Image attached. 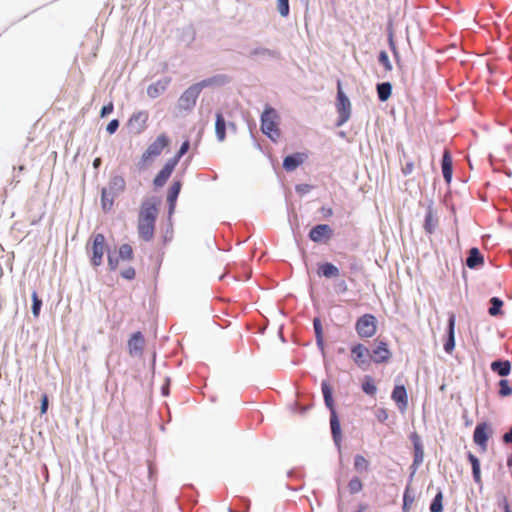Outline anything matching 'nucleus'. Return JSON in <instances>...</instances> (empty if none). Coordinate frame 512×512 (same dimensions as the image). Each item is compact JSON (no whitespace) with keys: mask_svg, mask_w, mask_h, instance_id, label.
I'll use <instances>...</instances> for the list:
<instances>
[{"mask_svg":"<svg viewBox=\"0 0 512 512\" xmlns=\"http://www.w3.org/2000/svg\"><path fill=\"white\" fill-rule=\"evenodd\" d=\"M229 81L225 75H217L208 79H204L198 83L189 86L179 97L178 107L180 110L190 111L196 105V101L201 91L212 85H224Z\"/></svg>","mask_w":512,"mask_h":512,"instance_id":"obj_1","label":"nucleus"},{"mask_svg":"<svg viewBox=\"0 0 512 512\" xmlns=\"http://www.w3.org/2000/svg\"><path fill=\"white\" fill-rule=\"evenodd\" d=\"M157 214L158 210L155 204L144 202L141 205L138 218V233L144 241H150L154 236Z\"/></svg>","mask_w":512,"mask_h":512,"instance_id":"obj_2","label":"nucleus"},{"mask_svg":"<svg viewBox=\"0 0 512 512\" xmlns=\"http://www.w3.org/2000/svg\"><path fill=\"white\" fill-rule=\"evenodd\" d=\"M170 138L165 134H159L156 139L148 145L146 150L142 153L137 168L139 170L147 169L153 161L162 154V152L169 147Z\"/></svg>","mask_w":512,"mask_h":512,"instance_id":"obj_3","label":"nucleus"},{"mask_svg":"<svg viewBox=\"0 0 512 512\" xmlns=\"http://www.w3.org/2000/svg\"><path fill=\"white\" fill-rule=\"evenodd\" d=\"M322 393L324 397V402L327 408H329L331 412L330 416V426H331V433L333 436V439L336 443H339L341 441V427L340 422L337 416V413L334 408V401L332 397V388L330 384L326 381H323L321 384Z\"/></svg>","mask_w":512,"mask_h":512,"instance_id":"obj_4","label":"nucleus"},{"mask_svg":"<svg viewBox=\"0 0 512 512\" xmlns=\"http://www.w3.org/2000/svg\"><path fill=\"white\" fill-rule=\"evenodd\" d=\"M261 130L272 140H276L280 136L278 115L271 107L266 108L261 115Z\"/></svg>","mask_w":512,"mask_h":512,"instance_id":"obj_5","label":"nucleus"},{"mask_svg":"<svg viewBox=\"0 0 512 512\" xmlns=\"http://www.w3.org/2000/svg\"><path fill=\"white\" fill-rule=\"evenodd\" d=\"M355 330L360 338H371L377 332V320L372 314H364L358 318Z\"/></svg>","mask_w":512,"mask_h":512,"instance_id":"obj_6","label":"nucleus"},{"mask_svg":"<svg viewBox=\"0 0 512 512\" xmlns=\"http://www.w3.org/2000/svg\"><path fill=\"white\" fill-rule=\"evenodd\" d=\"M336 109L339 114L338 125H342L345 122H347L351 116V103L348 97L343 92L342 83L340 80L337 82Z\"/></svg>","mask_w":512,"mask_h":512,"instance_id":"obj_7","label":"nucleus"},{"mask_svg":"<svg viewBox=\"0 0 512 512\" xmlns=\"http://www.w3.org/2000/svg\"><path fill=\"white\" fill-rule=\"evenodd\" d=\"M493 435L492 424L488 422H480L476 425L473 433V441L479 446L482 452H486L488 448V440Z\"/></svg>","mask_w":512,"mask_h":512,"instance_id":"obj_8","label":"nucleus"},{"mask_svg":"<svg viewBox=\"0 0 512 512\" xmlns=\"http://www.w3.org/2000/svg\"><path fill=\"white\" fill-rule=\"evenodd\" d=\"M106 248L105 236L101 233L93 235L91 244V263L93 266L97 267L102 264Z\"/></svg>","mask_w":512,"mask_h":512,"instance_id":"obj_9","label":"nucleus"},{"mask_svg":"<svg viewBox=\"0 0 512 512\" xmlns=\"http://www.w3.org/2000/svg\"><path fill=\"white\" fill-rule=\"evenodd\" d=\"M351 358L357 367L365 369L370 364L371 354L365 345L356 343L351 346Z\"/></svg>","mask_w":512,"mask_h":512,"instance_id":"obj_10","label":"nucleus"},{"mask_svg":"<svg viewBox=\"0 0 512 512\" xmlns=\"http://www.w3.org/2000/svg\"><path fill=\"white\" fill-rule=\"evenodd\" d=\"M148 120V112L141 110L131 115V117L128 120V126L135 134H141L147 128Z\"/></svg>","mask_w":512,"mask_h":512,"instance_id":"obj_11","label":"nucleus"},{"mask_svg":"<svg viewBox=\"0 0 512 512\" xmlns=\"http://www.w3.org/2000/svg\"><path fill=\"white\" fill-rule=\"evenodd\" d=\"M333 231L327 224H319L313 227L309 232V238L316 243L324 240H329L332 237Z\"/></svg>","mask_w":512,"mask_h":512,"instance_id":"obj_12","label":"nucleus"},{"mask_svg":"<svg viewBox=\"0 0 512 512\" xmlns=\"http://www.w3.org/2000/svg\"><path fill=\"white\" fill-rule=\"evenodd\" d=\"M371 360L377 364L388 362L391 358V352L386 342H379L373 349Z\"/></svg>","mask_w":512,"mask_h":512,"instance_id":"obj_13","label":"nucleus"},{"mask_svg":"<svg viewBox=\"0 0 512 512\" xmlns=\"http://www.w3.org/2000/svg\"><path fill=\"white\" fill-rule=\"evenodd\" d=\"M176 163L174 160L169 159L164 167L158 172V174L155 176L153 183L156 187H162L165 185L169 177L171 176L173 170L176 167Z\"/></svg>","mask_w":512,"mask_h":512,"instance_id":"obj_14","label":"nucleus"},{"mask_svg":"<svg viewBox=\"0 0 512 512\" xmlns=\"http://www.w3.org/2000/svg\"><path fill=\"white\" fill-rule=\"evenodd\" d=\"M145 339L141 332H135L132 334L128 341L129 353L132 356L141 355L144 349Z\"/></svg>","mask_w":512,"mask_h":512,"instance_id":"obj_15","label":"nucleus"},{"mask_svg":"<svg viewBox=\"0 0 512 512\" xmlns=\"http://www.w3.org/2000/svg\"><path fill=\"white\" fill-rule=\"evenodd\" d=\"M455 323L456 316L454 313H450L448 319V336L444 343V350L448 354H451L455 347Z\"/></svg>","mask_w":512,"mask_h":512,"instance_id":"obj_16","label":"nucleus"},{"mask_svg":"<svg viewBox=\"0 0 512 512\" xmlns=\"http://www.w3.org/2000/svg\"><path fill=\"white\" fill-rule=\"evenodd\" d=\"M392 399L396 402L398 408L402 411L406 410L408 406V397L406 388L403 385H397L394 387Z\"/></svg>","mask_w":512,"mask_h":512,"instance_id":"obj_17","label":"nucleus"},{"mask_svg":"<svg viewBox=\"0 0 512 512\" xmlns=\"http://www.w3.org/2000/svg\"><path fill=\"white\" fill-rule=\"evenodd\" d=\"M411 440L413 442V449H414L413 466L418 467L423 462V459H424L423 444H422L421 439L417 433H413L411 435Z\"/></svg>","mask_w":512,"mask_h":512,"instance_id":"obj_18","label":"nucleus"},{"mask_svg":"<svg viewBox=\"0 0 512 512\" xmlns=\"http://www.w3.org/2000/svg\"><path fill=\"white\" fill-rule=\"evenodd\" d=\"M170 81L171 79L166 77L164 79L158 80L153 84H150L147 88V95L153 99L157 98L167 89Z\"/></svg>","mask_w":512,"mask_h":512,"instance_id":"obj_19","label":"nucleus"},{"mask_svg":"<svg viewBox=\"0 0 512 512\" xmlns=\"http://www.w3.org/2000/svg\"><path fill=\"white\" fill-rule=\"evenodd\" d=\"M304 159L305 155L302 153L286 156L283 161V167L287 171H293L303 163Z\"/></svg>","mask_w":512,"mask_h":512,"instance_id":"obj_20","label":"nucleus"},{"mask_svg":"<svg viewBox=\"0 0 512 512\" xmlns=\"http://www.w3.org/2000/svg\"><path fill=\"white\" fill-rule=\"evenodd\" d=\"M437 226L438 217L431 206L428 208V211L425 216L424 229L427 233L432 234L434 233Z\"/></svg>","mask_w":512,"mask_h":512,"instance_id":"obj_21","label":"nucleus"},{"mask_svg":"<svg viewBox=\"0 0 512 512\" xmlns=\"http://www.w3.org/2000/svg\"><path fill=\"white\" fill-rule=\"evenodd\" d=\"M126 188L125 179L120 175L113 176L109 181L108 190H110L114 195H118L122 193Z\"/></svg>","mask_w":512,"mask_h":512,"instance_id":"obj_22","label":"nucleus"},{"mask_svg":"<svg viewBox=\"0 0 512 512\" xmlns=\"http://www.w3.org/2000/svg\"><path fill=\"white\" fill-rule=\"evenodd\" d=\"M442 173L446 182L449 183L452 178V158L447 150H445L442 157Z\"/></svg>","mask_w":512,"mask_h":512,"instance_id":"obj_23","label":"nucleus"},{"mask_svg":"<svg viewBox=\"0 0 512 512\" xmlns=\"http://www.w3.org/2000/svg\"><path fill=\"white\" fill-rule=\"evenodd\" d=\"M215 133L218 141H224L226 137V122L222 113L216 114Z\"/></svg>","mask_w":512,"mask_h":512,"instance_id":"obj_24","label":"nucleus"},{"mask_svg":"<svg viewBox=\"0 0 512 512\" xmlns=\"http://www.w3.org/2000/svg\"><path fill=\"white\" fill-rule=\"evenodd\" d=\"M467 458L472 466V474H473V479L474 481L477 483V484H481L482 483V479H481V471H480V462H479V459L474 455L472 454L471 452H469L467 454Z\"/></svg>","mask_w":512,"mask_h":512,"instance_id":"obj_25","label":"nucleus"},{"mask_svg":"<svg viewBox=\"0 0 512 512\" xmlns=\"http://www.w3.org/2000/svg\"><path fill=\"white\" fill-rule=\"evenodd\" d=\"M116 195H114L107 188H103L101 191V206L104 211H110L114 204V199Z\"/></svg>","mask_w":512,"mask_h":512,"instance_id":"obj_26","label":"nucleus"},{"mask_svg":"<svg viewBox=\"0 0 512 512\" xmlns=\"http://www.w3.org/2000/svg\"><path fill=\"white\" fill-rule=\"evenodd\" d=\"M491 370L500 376H507L511 372L509 361L497 360L491 363Z\"/></svg>","mask_w":512,"mask_h":512,"instance_id":"obj_27","label":"nucleus"},{"mask_svg":"<svg viewBox=\"0 0 512 512\" xmlns=\"http://www.w3.org/2000/svg\"><path fill=\"white\" fill-rule=\"evenodd\" d=\"M483 261V256L477 248L470 249L469 256L466 259V265L469 268H476L477 266L483 264Z\"/></svg>","mask_w":512,"mask_h":512,"instance_id":"obj_28","label":"nucleus"},{"mask_svg":"<svg viewBox=\"0 0 512 512\" xmlns=\"http://www.w3.org/2000/svg\"><path fill=\"white\" fill-rule=\"evenodd\" d=\"M319 274L326 277H337L339 276V269L332 263H324L319 267Z\"/></svg>","mask_w":512,"mask_h":512,"instance_id":"obj_29","label":"nucleus"},{"mask_svg":"<svg viewBox=\"0 0 512 512\" xmlns=\"http://www.w3.org/2000/svg\"><path fill=\"white\" fill-rule=\"evenodd\" d=\"M378 98L381 101H387L392 93V85L389 82H383L377 85Z\"/></svg>","mask_w":512,"mask_h":512,"instance_id":"obj_30","label":"nucleus"},{"mask_svg":"<svg viewBox=\"0 0 512 512\" xmlns=\"http://www.w3.org/2000/svg\"><path fill=\"white\" fill-rule=\"evenodd\" d=\"M181 187H182V184L180 181H175L170 189H169V192H168V195H167V201L169 202L170 206L173 207L175 202H176V199L180 193V190H181Z\"/></svg>","mask_w":512,"mask_h":512,"instance_id":"obj_31","label":"nucleus"},{"mask_svg":"<svg viewBox=\"0 0 512 512\" xmlns=\"http://www.w3.org/2000/svg\"><path fill=\"white\" fill-rule=\"evenodd\" d=\"M362 390L364 393L370 396H374L377 392V387L371 376L366 375L362 382Z\"/></svg>","mask_w":512,"mask_h":512,"instance_id":"obj_32","label":"nucleus"},{"mask_svg":"<svg viewBox=\"0 0 512 512\" xmlns=\"http://www.w3.org/2000/svg\"><path fill=\"white\" fill-rule=\"evenodd\" d=\"M369 461L360 454L354 457V468L358 472H367L369 470Z\"/></svg>","mask_w":512,"mask_h":512,"instance_id":"obj_33","label":"nucleus"},{"mask_svg":"<svg viewBox=\"0 0 512 512\" xmlns=\"http://www.w3.org/2000/svg\"><path fill=\"white\" fill-rule=\"evenodd\" d=\"M119 258L123 261H130L133 259V249L129 244H123L119 248Z\"/></svg>","mask_w":512,"mask_h":512,"instance_id":"obj_34","label":"nucleus"},{"mask_svg":"<svg viewBox=\"0 0 512 512\" xmlns=\"http://www.w3.org/2000/svg\"><path fill=\"white\" fill-rule=\"evenodd\" d=\"M491 307L489 308V314L491 316H497L501 313V307L503 306V301L497 297H492L490 300Z\"/></svg>","mask_w":512,"mask_h":512,"instance_id":"obj_35","label":"nucleus"},{"mask_svg":"<svg viewBox=\"0 0 512 512\" xmlns=\"http://www.w3.org/2000/svg\"><path fill=\"white\" fill-rule=\"evenodd\" d=\"M348 489L351 494L359 493L363 489V483L357 476L353 477L348 483Z\"/></svg>","mask_w":512,"mask_h":512,"instance_id":"obj_36","label":"nucleus"},{"mask_svg":"<svg viewBox=\"0 0 512 512\" xmlns=\"http://www.w3.org/2000/svg\"><path fill=\"white\" fill-rule=\"evenodd\" d=\"M442 501H443V494H442V492H438L430 505V511L431 512H442L443 511Z\"/></svg>","mask_w":512,"mask_h":512,"instance_id":"obj_37","label":"nucleus"},{"mask_svg":"<svg viewBox=\"0 0 512 512\" xmlns=\"http://www.w3.org/2000/svg\"><path fill=\"white\" fill-rule=\"evenodd\" d=\"M314 331L318 345H323V329L319 318H315L313 321Z\"/></svg>","mask_w":512,"mask_h":512,"instance_id":"obj_38","label":"nucleus"},{"mask_svg":"<svg viewBox=\"0 0 512 512\" xmlns=\"http://www.w3.org/2000/svg\"><path fill=\"white\" fill-rule=\"evenodd\" d=\"M512 394V387L510 383L506 379H502L499 381V395L502 397H507Z\"/></svg>","mask_w":512,"mask_h":512,"instance_id":"obj_39","label":"nucleus"},{"mask_svg":"<svg viewBox=\"0 0 512 512\" xmlns=\"http://www.w3.org/2000/svg\"><path fill=\"white\" fill-rule=\"evenodd\" d=\"M413 503L414 496L409 493V487H407L403 496V511L408 512Z\"/></svg>","mask_w":512,"mask_h":512,"instance_id":"obj_40","label":"nucleus"},{"mask_svg":"<svg viewBox=\"0 0 512 512\" xmlns=\"http://www.w3.org/2000/svg\"><path fill=\"white\" fill-rule=\"evenodd\" d=\"M277 9L282 17L289 15V0H277Z\"/></svg>","mask_w":512,"mask_h":512,"instance_id":"obj_41","label":"nucleus"},{"mask_svg":"<svg viewBox=\"0 0 512 512\" xmlns=\"http://www.w3.org/2000/svg\"><path fill=\"white\" fill-rule=\"evenodd\" d=\"M32 301H33L32 313L35 317H38L39 313H40L42 301L38 298L37 292H35V291L32 293Z\"/></svg>","mask_w":512,"mask_h":512,"instance_id":"obj_42","label":"nucleus"},{"mask_svg":"<svg viewBox=\"0 0 512 512\" xmlns=\"http://www.w3.org/2000/svg\"><path fill=\"white\" fill-rule=\"evenodd\" d=\"M378 60H379V63L384 66L386 71L392 70V65L390 63V60H389V57H388V54L386 53V51H381L379 53Z\"/></svg>","mask_w":512,"mask_h":512,"instance_id":"obj_43","label":"nucleus"},{"mask_svg":"<svg viewBox=\"0 0 512 512\" xmlns=\"http://www.w3.org/2000/svg\"><path fill=\"white\" fill-rule=\"evenodd\" d=\"M189 147H190V143L188 140L184 141L179 149V151L177 152V154L171 158V160H174L176 164H178L179 160L181 159V157L187 153V151L189 150Z\"/></svg>","mask_w":512,"mask_h":512,"instance_id":"obj_44","label":"nucleus"},{"mask_svg":"<svg viewBox=\"0 0 512 512\" xmlns=\"http://www.w3.org/2000/svg\"><path fill=\"white\" fill-rule=\"evenodd\" d=\"M135 275H136V272H135V269L133 267H128L126 268L125 270H123L121 272V276L124 278V279H127V280H132L135 278Z\"/></svg>","mask_w":512,"mask_h":512,"instance_id":"obj_45","label":"nucleus"},{"mask_svg":"<svg viewBox=\"0 0 512 512\" xmlns=\"http://www.w3.org/2000/svg\"><path fill=\"white\" fill-rule=\"evenodd\" d=\"M118 127H119V121L117 119H113L108 123V125L106 127V131L109 134H114L116 132V130L118 129Z\"/></svg>","mask_w":512,"mask_h":512,"instance_id":"obj_46","label":"nucleus"},{"mask_svg":"<svg viewBox=\"0 0 512 512\" xmlns=\"http://www.w3.org/2000/svg\"><path fill=\"white\" fill-rule=\"evenodd\" d=\"M114 105L112 102H109L108 104L104 105L101 109L100 115L101 117H105L113 112Z\"/></svg>","mask_w":512,"mask_h":512,"instance_id":"obj_47","label":"nucleus"},{"mask_svg":"<svg viewBox=\"0 0 512 512\" xmlns=\"http://www.w3.org/2000/svg\"><path fill=\"white\" fill-rule=\"evenodd\" d=\"M253 55H267V56H274L275 53L267 48H258L252 51Z\"/></svg>","mask_w":512,"mask_h":512,"instance_id":"obj_48","label":"nucleus"},{"mask_svg":"<svg viewBox=\"0 0 512 512\" xmlns=\"http://www.w3.org/2000/svg\"><path fill=\"white\" fill-rule=\"evenodd\" d=\"M414 170V162L413 161H408L406 162L403 167H402V173L404 175H409L413 172Z\"/></svg>","mask_w":512,"mask_h":512,"instance_id":"obj_49","label":"nucleus"},{"mask_svg":"<svg viewBox=\"0 0 512 512\" xmlns=\"http://www.w3.org/2000/svg\"><path fill=\"white\" fill-rule=\"evenodd\" d=\"M47 409H48V396L46 394H44V395H42V399H41V407H40L41 414H45L47 412Z\"/></svg>","mask_w":512,"mask_h":512,"instance_id":"obj_50","label":"nucleus"},{"mask_svg":"<svg viewBox=\"0 0 512 512\" xmlns=\"http://www.w3.org/2000/svg\"><path fill=\"white\" fill-rule=\"evenodd\" d=\"M108 264H109V267H110L111 270H115L118 267L119 260L117 258L114 259L113 257L109 256L108 257Z\"/></svg>","mask_w":512,"mask_h":512,"instance_id":"obj_51","label":"nucleus"},{"mask_svg":"<svg viewBox=\"0 0 512 512\" xmlns=\"http://www.w3.org/2000/svg\"><path fill=\"white\" fill-rule=\"evenodd\" d=\"M503 441L506 444H512V428L507 433L504 434Z\"/></svg>","mask_w":512,"mask_h":512,"instance_id":"obj_52","label":"nucleus"},{"mask_svg":"<svg viewBox=\"0 0 512 512\" xmlns=\"http://www.w3.org/2000/svg\"><path fill=\"white\" fill-rule=\"evenodd\" d=\"M388 415L386 413V411L384 409H380L377 413V418L380 420V421H385L387 419Z\"/></svg>","mask_w":512,"mask_h":512,"instance_id":"obj_53","label":"nucleus"},{"mask_svg":"<svg viewBox=\"0 0 512 512\" xmlns=\"http://www.w3.org/2000/svg\"><path fill=\"white\" fill-rule=\"evenodd\" d=\"M321 211L325 217H331L333 215V210L330 207H322Z\"/></svg>","mask_w":512,"mask_h":512,"instance_id":"obj_54","label":"nucleus"},{"mask_svg":"<svg viewBox=\"0 0 512 512\" xmlns=\"http://www.w3.org/2000/svg\"><path fill=\"white\" fill-rule=\"evenodd\" d=\"M100 165H101V159L100 158H95L94 161H93V167L94 168H98Z\"/></svg>","mask_w":512,"mask_h":512,"instance_id":"obj_55","label":"nucleus"},{"mask_svg":"<svg viewBox=\"0 0 512 512\" xmlns=\"http://www.w3.org/2000/svg\"><path fill=\"white\" fill-rule=\"evenodd\" d=\"M162 394L167 396L169 394L168 384L162 388Z\"/></svg>","mask_w":512,"mask_h":512,"instance_id":"obj_56","label":"nucleus"},{"mask_svg":"<svg viewBox=\"0 0 512 512\" xmlns=\"http://www.w3.org/2000/svg\"><path fill=\"white\" fill-rule=\"evenodd\" d=\"M507 466H508L509 468H512V454H511V455L508 457V459H507Z\"/></svg>","mask_w":512,"mask_h":512,"instance_id":"obj_57","label":"nucleus"},{"mask_svg":"<svg viewBox=\"0 0 512 512\" xmlns=\"http://www.w3.org/2000/svg\"><path fill=\"white\" fill-rule=\"evenodd\" d=\"M366 510V505H360L356 512H364Z\"/></svg>","mask_w":512,"mask_h":512,"instance_id":"obj_58","label":"nucleus"},{"mask_svg":"<svg viewBox=\"0 0 512 512\" xmlns=\"http://www.w3.org/2000/svg\"><path fill=\"white\" fill-rule=\"evenodd\" d=\"M505 512H512L508 504L505 505Z\"/></svg>","mask_w":512,"mask_h":512,"instance_id":"obj_59","label":"nucleus"},{"mask_svg":"<svg viewBox=\"0 0 512 512\" xmlns=\"http://www.w3.org/2000/svg\"><path fill=\"white\" fill-rule=\"evenodd\" d=\"M342 285H343V290L346 291L347 290V285L345 282H342Z\"/></svg>","mask_w":512,"mask_h":512,"instance_id":"obj_60","label":"nucleus"}]
</instances>
